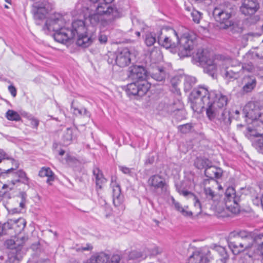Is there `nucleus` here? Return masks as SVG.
Wrapping results in <instances>:
<instances>
[{"instance_id": "f257e3e1", "label": "nucleus", "mask_w": 263, "mask_h": 263, "mask_svg": "<svg viewBox=\"0 0 263 263\" xmlns=\"http://www.w3.org/2000/svg\"><path fill=\"white\" fill-rule=\"evenodd\" d=\"M113 1L101 0L102 3L85 8L83 10L84 18L88 19L93 25L103 21L108 24L120 18L121 16L120 10L110 4Z\"/></svg>"}, {"instance_id": "f03ea898", "label": "nucleus", "mask_w": 263, "mask_h": 263, "mask_svg": "<svg viewBox=\"0 0 263 263\" xmlns=\"http://www.w3.org/2000/svg\"><path fill=\"white\" fill-rule=\"evenodd\" d=\"M210 98L214 100L213 104L219 108L224 109L228 103V98L226 96L218 91L209 92L208 88L204 86H199L195 89L191 93L190 99L192 103L199 107H203L205 104H209Z\"/></svg>"}, {"instance_id": "7ed1b4c3", "label": "nucleus", "mask_w": 263, "mask_h": 263, "mask_svg": "<svg viewBox=\"0 0 263 263\" xmlns=\"http://www.w3.org/2000/svg\"><path fill=\"white\" fill-rule=\"evenodd\" d=\"M255 233L253 232L242 230L238 232L233 238L228 241L230 248L235 254L248 251H252L254 249Z\"/></svg>"}, {"instance_id": "20e7f679", "label": "nucleus", "mask_w": 263, "mask_h": 263, "mask_svg": "<svg viewBox=\"0 0 263 263\" xmlns=\"http://www.w3.org/2000/svg\"><path fill=\"white\" fill-rule=\"evenodd\" d=\"M66 21L64 13L55 12L49 14L44 27L48 31L54 32L53 37L57 42L66 43Z\"/></svg>"}, {"instance_id": "39448f33", "label": "nucleus", "mask_w": 263, "mask_h": 263, "mask_svg": "<svg viewBox=\"0 0 263 263\" xmlns=\"http://www.w3.org/2000/svg\"><path fill=\"white\" fill-rule=\"evenodd\" d=\"M28 238L25 236H15L13 238L8 239L5 245L11 251L8 255L7 263H18L26 253L23 245Z\"/></svg>"}, {"instance_id": "423d86ee", "label": "nucleus", "mask_w": 263, "mask_h": 263, "mask_svg": "<svg viewBox=\"0 0 263 263\" xmlns=\"http://www.w3.org/2000/svg\"><path fill=\"white\" fill-rule=\"evenodd\" d=\"M225 206H223L222 202H219L216 205V210L218 213H222L226 210L232 213H237L239 211L238 202L240 197L236 194L235 189L232 186L227 188L225 192L224 198Z\"/></svg>"}, {"instance_id": "0eeeda50", "label": "nucleus", "mask_w": 263, "mask_h": 263, "mask_svg": "<svg viewBox=\"0 0 263 263\" xmlns=\"http://www.w3.org/2000/svg\"><path fill=\"white\" fill-rule=\"evenodd\" d=\"M234 6L229 5L226 7L220 5L214 9L213 16L215 20L220 24L221 28L227 29L233 24L231 18L234 12Z\"/></svg>"}, {"instance_id": "6e6552de", "label": "nucleus", "mask_w": 263, "mask_h": 263, "mask_svg": "<svg viewBox=\"0 0 263 263\" xmlns=\"http://www.w3.org/2000/svg\"><path fill=\"white\" fill-rule=\"evenodd\" d=\"M218 64L222 66L221 73L226 80L233 81L239 77L241 67L238 66V62L236 60L224 56V60Z\"/></svg>"}, {"instance_id": "1a4fd4ad", "label": "nucleus", "mask_w": 263, "mask_h": 263, "mask_svg": "<svg viewBox=\"0 0 263 263\" xmlns=\"http://www.w3.org/2000/svg\"><path fill=\"white\" fill-rule=\"evenodd\" d=\"M179 37L172 28L164 27L157 33L158 43L165 48L175 47L178 43Z\"/></svg>"}, {"instance_id": "9d476101", "label": "nucleus", "mask_w": 263, "mask_h": 263, "mask_svg": "<svg viewBox=\"0 0 263 263\" xmlns=\"http://www.w3.org/2000/svg\"><path fill=\"white\" fill-rule=\"evenodd\" d=\"M178 54L180 57L190 56L196 45V36L192 33H184L178 39Z\"/></svg>"}, {"instance_id": "9b49d317", "label": "nucleus", "mask_w": 263, "mask_h": 263, "mask_svg": "<svg viewBox=\"0 0 263 263\" xmlns=\"http://www.w3.org/2000/svg\"><path fill=\"white\" fill-rule=\"evenodd\" d=\"M259 8L260 4L258 0H241L239 12L241 14L250 17L251 23L254 24L259 20L258 16L254 14Z\"/></svg>"}, {"instance_id": "f8f14e48", "label": "nucleus", "mask_w": 263, "mask_h": 263, "mask_svg": "<svg viewBox=\"0 0 263 263\" xmlns=\"http://www.w3.org/2000/svg\"><path fill=\"white\" fill-rule=\"evenodd\" d=\"M151 190L158 195L165 194L168 185L164 178L159 175L151 176L147 181Z\"/></svg>"}, {"instance_id": "ddd939ff", "label": "nucleus", "mask_w": 263, "mask_h": 263, "mask_svg": "<svg viewBox=\"0 0 263 263\" xmlns=\"http://www.w3.org/2000/svg\"><path fill=\"white\" fill-rule=\"evenodd\" d=\"M54 7L53 3L50 0H44L42 3L33 5L32 12L36 21H40L46 17V14Z\"/></svg>"}, {"instance_id": "4468645a", "label": "nucleus", "mask_w": 263, "mask_h": 263, "mask_svg": "<svg viewBox=\"0 0 263 263\" xmlns=\"http://www.w3.org/2000/svg\"><path fill=\"white\" fill-rule=\"evenodd\" d=\"M151 87L150 84L147 81L135 82L127 86V93L129 96L142 97L145 95Z\"/></svg>"}, {"instance_id": "2eb2a0df", "label": "nucleus", "mask_w": 263, "mask_h": 263, "mask_svg": "<svg viewBox=\"0 0 263 263\" xmlns=\"http://www.w3.org/2000/svg\"><path fill=\"white\" fill-rule=\"evenodd\" d=\"M204 193L209 200L215 201L218 197L215 193V190L218 187L219 190L222 189V186L218 185V182L215 180H205L203 181Z\"/></svg>"}, {"instance_id": "dca6fc26", "label": "nucleus", "mask_w": 263, "mask_h": 263, "mask_svg": "<svg viewBox=\"0 0 263 263\" xmlns=\"http://www.w3.org/2000/svg\"><path fill=\"white\" fill-rule=\"evenodd\" d=\"M120 256L114 254L111 257L104 253L101 252L92 255L90 258L89 263H119Z\"/></svg>"}, {"instance_id": "f3484780", "label": "nucleus", "mask_w": 263, "mask_h": 263, "mask_svg": "<svg viewBox=\"0 0 263 263\" xmlns=\"http://www.w3.org/2000/svg\"><path fill=\"white\" fill-rule=\"evenodd\" d=\"M128 77L135 82L146 81V71L141 66L134 65L128 68Z\"/></svg>"}, {"instance_id": "a211bd4d", "label": "nucleus", "mask_w": 263, "mask_h": 263, "mask_svg": "<svg viewBox=\"0 0 263 263\" xmlns=\"http://www.w3.org/2000/svg\"><path fill=\"white\" fill-rule=\"evenodd\" d=\"M224 55H216L213 61L210 60L206 61L205 63V66L204 67V71L205 72L208 73L212 77H214L216 73L217 67H219L221 71L222 66L218 64L220 61H222L224 60Z\"/></svg>"}, {"instance_id": "6ab92c4d", "label": "nucleus", "mask_w": 263, "mask_h": 263, "mask_svg": "<svg viewBox=\"0 0 263 263\" xmlns=\"http://www.w3.org/2000/svg\"><path fill=\"white\" fill-rule=\"evenodd\" d=\"M69 31L71 34L68 36V34L67 33V42L68 40L76 37L79 35L87 33V28L83 20H77L72 22L71 28Z\"/></svg>"}, {"instance_id": "aec40b11", "label": "nucleus", "mask_w": 263, "mask_h": 263, "mask_svg": "<svg viewBox=\"0 0 263 263\" xmlns=\"http://www.w3.org/2000/svg\"><path fill=\"white\" fill-rule=\"evenodd\" d=\"M246 116L252 120L262 121V116L260 113L259 107L255 102L248 103L243 108Z\"/></svg>"}, {"instance_id": "412c9836", "label": "nucleus", "mask_w": 263, "mask_h": 263, "mask_svg": "<svg viewBox=\"0 0 263 263\" xmlns=\"http://www.w3.org/2000/svg\"><path fill=\"white\" fill-rule=\"evenodd\" d=\"M130 52L127 48L118 49L116 52V62L120 67H125L131 62Z\"/></svg>"}, {"instance_id": "4be33fe9", "label": "nucleus", "mask_w": 263, "mask_h": 263, "mask_svg": "<svg viewBox=\"0 0 263 263\" xmlns=\"http://www.w3.org/2000/svg\"><path fill=\"white\" fill-rule=\"evenodd\" d=\"M118 255L123 263H136L146 257V255L143 252L138 250H133L128 253L124 254L122 256Z\"/></svg>"}, {"instance_id": "5701e85b", "label": "nucleus", "mask_w": 263, "mask_h": 263, "mask_svg": "<svg viewBox=\"0 0 263 263\" xmlns=\"http://www.w3.org/2000/svg\"><path fill=\"white\" fill-rule=\"evenodd\" d=\"M111 185L112 187L113 203L120 211H123L125 207L123 204V197L121 195L120 187L119 185H115L113 183Z\"/></svg>"}, {"instance_id": "b1692460", "label": "nucleus", "mask_w": 263, "mask_h": 263, "mask_svg": "<svg viewBox=\"0 0 263 263\" xmlns=\"http://www.w3.org/2000/svg\"><path fill=\"white\" fill-rule=\"evenodd\" d=\"M76 44L82 48H85L90 46L95 39L93 34L89 35L88 32L76 36Z\"/></svg>"}, {"instance_id": "393cba45", "label": "nucleus", "mask_w": 263, "mask_h": 263, "mask_svg": "<svg viewBox=\"0 0 263 263\" xmlns=\"http://www.w3.org/2000/svg\"><path fill=\"white\" fill-rule=\"evenodd\" d=\"M205 175L211 179V180H214L215 178H220L222 174V170L219 168L213 166L211 162L210 165L208 166L204 171Z\"/></svg>"}, {"instance_id": "a878e982", "label": "nucleus", "mask_w": 263, "mask_h": 263, "mask_svg": "<svg viewBox=\"0 0 263 263\" xmlns=\"http://www.w3.org/2000/svg\"><path fill=\"white\" fill-rule=\"evenodd\" d=\"M243 86L242 88L243 93L251 92L256 87V80L253 76H245L242 80Z\"/></svg>"}, {"instance_id": "bb28decb", "label": "nucleus", "mask_w": 263, "mask_h": 263, "mask_svg": "<svg viewBox=\"0 0 263 263\" xmlns=\"http://www.w3.org/2000/svg\"><path fill=\"white\" fill-rule=\"evenodd\" d=\"M208 107L206 108V115L210 120L218 119L219 115L223 109L216 106L210 102L209 104H206Z\"/></svg>"}, {"instance_id": "cd10ccee", "label": "nucleus", "mask_w": 263, "mask_h": 263, "mask_svg": "<svg viewBox=\"0 0 263 263\" xmlns=\"http://www.w3.org/2000/svg\"><path fill=\"white\" fill-rule=\"evenodd\" d=\"M12 224L11 227L12 232L15 234L19 235L24 230L26 222L25 219L20 218L17 219H10Z\"/></svg>"}, {"instance_id": "c85d7f7f", "label": "nucleus", "mask_w": 263, "mask_h": 263, "mask_svg": "<svg viewBox=\"0 0 263 263\" xmlns=\"http://www.w3.org/2000/svg\"><path fill=\"white\" fill-rule=\"evenodd\" d=\"M208 262L209 259L205 256L204 253L197 250L190 256L188 263H208Z\"/></svg>"}, {"instance_id": "c756f323", "label": "nucleus", "mask_w": 263, "mask_h": 263, "mask_svg": "<svg viewBox=\"0 0 263 263\" xmlns=\"http://www.w3.org/2000/svg\"><path fill=\"white\" fill-rule=\"evenodd\" d=\"M150 74L153 79L160 82L163 81L167 76L164 68L161 67L154 68Z\"/></svg>"}, {"instance_id": "7c9ffc66", "label": "nucleus", "mask_w": 263, "mask_h": 263, "mask_svg": "<svg viewBox=\"0 0 263 263\" xmlns=\"http://www.w3.org/2000/svg\"><path fill=\"white\" fill-rule=\"evenodd\" d=\"M39 175L41 177H47L48 178L46 182L50 184V182L54 180V173L50 168L48 167H43L39 173Z\"/></svg>"}, {"instance_id": "2f4dec72", "label": "nucleus", "mask_w": 263, "mask_h": 263, "mask_svg": "<svg viewBox=\"0 0 263 263\" xmlns=\"http://www.w3.org/2000/svg\"><path fill=\"white\" fill-rule=\"evenodd\" d=\"M172 203L175 209L180 212L182 215L185 217H191L193 215V212L187 210V206L182 207L178 202L176 201L173 197H172Z\"/></svg>"}, {"instance_id": "473e14b6", "label": "nucleus", "mask_w": 263, "mask_h": 263, "mask_svg": "<svg viewBox=\"0 0 263 263\" xmlns=\"http://www.w3.org/2000/svg\"><path fill=\"white\" fill-rule=\"evenodd\" d=\"M249 256L254 259H259L263 257V245L255 246L252 251L248 252Z\"/></svg>"}, {"instance_id": "72a5a7b5", "label": "nucleus", "mask_w": 263, "mask_h": 263, "mask_svg": "<svg viewBox=\"0 0 263 263\" xmlns=\"http://www.w3.org/2000/svg\"><path fill=\"white\" fill-rule=\"evenodd\" d=\"M93 173L95 177L97 186L99 189H101L102 185L105 182L106 179L103 177V175L100 170L98 168L93 169Z\"/></svg>"}, {"instance_id": "f704fd0d", "label": "nucleus", "mask_w": 263, "mask_h": 263, "mask_svg": "<svg viewBox=\"0 0 263 263\" xmlns=\"http://www.w3.org/2000/svg\"><path fill=\"white\" fill-rule=\"evenodd\" d=\"M12 224L10 219L4 223H0V235L10 234L13 235Z\"/></svg>"}, {"instance_id": "c9c22d12", "label": "nucleus", "mask_w": 263, "mask_h": 263, "mask_svg": "<svg viewBox=\"0 0 263 263\" xmlns=\"http://www.w3.org/2000/svg\"><path fill=\"white\" fill-rule=\"evenodd\" d=\"M176 111L172 115L174 116L177 119L182 120L185 118V111L183 109V106L181 102L177 101L176 103Z\"/></svg>"}, {"instance_id": "e433bc0d", "label": "nucleus", "mask_w": 263, "mask_h": 263, "mask_svg": "<svg viewBox=\"0 0 263 263\" xmlns=\"http://www.w3.org/2000/svg\"><path fill=\"white\" fill-rule=\"evenodd\" d=\"M71 110L72 113L76 116H85L90 117L89 112L85 109H79L74 101L71 103Z\"/></svg>"}, {"instance_id": "4c0bfd02", "label": "nucleus", "mask_w": 263, "mask_h": 263, "mask_svg": "<svg viewBox=\"0 0 263 263\" xmlns=\"http://www.w3.org/2000/svg\"><path fill=\"white\" fill-rule=\"evenodd\" d=\"M217 120L226 125L230 124L231 122L229 112L225 109L222 110Z\"/></svg>"}, {"instance_id": "58836bf2", "label": "nucleus", "mask_w": 263, "mask_h": 263, "mask_svg": "<svg viewBox=\"0 0 263 263\" xmlns=\"http://www.w3.org/2000/svg\"><path fill=\"white\" fill-rule=\"evenodd\" d=\"M196 82L197 80L195 77L192 76L185 77L184 82V90L186 91L191 90Z\"/></svg>"}, {"instance_id": "ea45409f", "label": "nucleus", "mask_w": 263, "mask_h": 263, "mask_svg": "<svg viewBox=\"0 0 263 263\" xmlns=\"http://www.w3.org/2000/svg\"><path fill=\"white\" fill-rule=\"evenodd\" d=\"M17 180L18 182H21L28 186L30 185V179L27 177L26 173L22 170L17 171Z\"/></svg>"}, {"instance_id": "a19ab883", "label": "nucleus", "mask_w": 263, "mask_h": 263, "mask_svg": "<svg viewBox=\"0 0 263 263\" xmlns=\"http://www.w3.org/2000/svg\"><path fill=\"white\" fill-rule=\"evenodd\" d=\"M12 175L11 174V168L7 170H5L0 173V182L1 183L6 182L11 183L9 180H11V177Z\"/></svg>"}, {"instance_id": "79ce46f5", "label": "nucleus", "mask_w": 263, "mask_h": 263, "mask_svg": "<svg viewBox=\"0 0 263 263\" xmlns=\"http://www.w3.org/2000/svg\"><path fill=\"white\" fill-rule=\"evenodd\" d=\"M211 162L207 159L197 158L195 161V165L198 169H205L210 165Z\"/></svg>"}, {"instance_id": "37998d69", "label": "nucleus", "mask_w": 263, "mask_h": 263, "mask_svg": "<svg viewBox=\"0 0 263 263\" xmlns=\"http://www.w3.org/2000/svg\"><path fill=\"white\" fill-rule=\"evenodd\" d=\"M78 132L76 129H67V142L69 144L77 141V137Z\"/></svg>"}, {"instance_id": "c03bdc74", "label": "nucleus", "mask_w": 263, "mask_h": 263, "mask_svg": "<svg viewBox=\"0 0 263 263\" xmlns=\"http://www.w3.org/2000/svg\"><path fill=\"white\" fill-rule=\"evenodd\" d=\"M156 42V38L155 34L152 32H147L145 34L144 42L147 46H152Z\"/></svg>"}, {"instance_id": "a18cd8bd", "label": "nucleus", "mask_w": 263, "mask_h": 263, "mask_svg": "<svg viewBox=\"0 0 263 263\" xmlns=\"http://www.w3.org/2000/svg\"><path fill=\"white\" fill-rule=\"evenodd\" d=\"M6 117L10 121H18L21 119L20 116L16 111L10 109L7 111Z\"/></svg>"}, {"instance_id": "49530a36", "label": "nucleus", "mask_w": 263, "mask_h": 263, "mask_svg": "<svg viewBox=\"0 0 263 263\" xmlns=\"http://www.w3.org/2000/svg\"><path fill=\"white\" fill-rule=\"evenodd\" d=\"M263 135V133H259L256 129H251L250 128H247V132L246 133V136L252 140H254V138H257L258 137H261Z\"/></svg>"}, {"instance_id": "de8ad7c7", "label": "nucleus", "mask_w": 263, "mask_h": 263, "mask_svg": "<svg viewBox=\"0 0 263 263\" xmlns=\"http://www.w3.org/2000/svg\"><path fill=\"white\" fill-rule=\"evenodd\" d=\"M190 15H191L192 21L196 24L200 23L202 17V13L195 9H193Z\"/></svg>"}, {"instance_id": "09e8293b", "label": "nucleus", "mask_w": 263, "mask_h": 263, "mask_svg": "<svg viewBox=\"0 0 263 263\" xmlns=\"http://www.w3.org/2000/svg\"><path fill=\"white\" fill-rule=\"evenodd\" d=\"M253 145L259 152L263 153V137L261 136L257 139H254Z\"/></svg>"}, {"instance_id": "8fccbe9b", "label": "nucleus", "mask_w": 263, "mask_h": 263, "mask_svg": "<svg viewBox=\"0 0 263 263\" xmlns=\"http://www.w3.org/2000/svg\"><path fill=\"white\" fill-rule=\"evenodd\" d=\"M195 59L199 63H203L208 61L202 50H198L195 55Z\"/></svg>"}, {"instance_id": "3c124183", "label": "nucleus", "mask_w": 263, "mask_h": 263, "mask_svg": "<svg viewBox=\"0 0 263 263\" xmlns=\"http://www.w3.org/2000/svg\"><path fill=\"white\" fill-rule=\"evenodd\" d=\"M5 159H10L12 161V163H15V168L18 167V164L15 162L14 159L10 158L9 157L7 153H6L3 149H0V163H1L3 160Z\"/></svg>"}, {"instance_id": "603ef678", "label": "nucleus", "mask_w": 263, "mask_h": 263, "mask_svg": "<svg viewBox=\"0 0 263 263\" xmlns=\"http://www.w3.org/2000/svg\"><path fill=\"white\" fill-rule=\"evenodd\" d=\"M238 65L241 67V70L242 69L245 71L252 72L254 69V67L251 63L242 64L238 62Z\"/></svg>"}, {"instance_id": "864d4df0", "label": "nucleus", "mask_w": 263, "mask_h": 263, "mask_svg": "<svg viewBox=\"0 0 263 263\" xmlns=\"http://www.w3.org/2000/svg\"><path fill=\"white\" fill-rule=\"evenodd\" d=\"M192 127L193 126L191 124L187 123L179 126L178 128L181 133L186 134L189 133Z\"/></svg>"}, {"instance_id": "5fc2aeb1", "label": "nucleus", "mask_w": 263, "mask_h": 263, "mask_svg": "<svg viewBox=\"0 0 263 263\" xmlns=\"http://www.w3.org/2000/svg\"><path fill=\"white\" fill-rule=\"evenodd\" d=\"M19 197L21 198V201L20 202V207L22 209L25 208V205L26 203L27 194L24 192H21L19 194Z\"/></svg>"}, {"instance_id": "6e6d98bb", "label": "nucleus", "mask_w": 263, "mask_h": 263, "mask_svg": "<svg viewBox=\"0 0 263 263\" xmlns=\"http://www.w3.org/2000/svg\"><path fill=\"white\" fill-rule=\"evenodd\" d=\"M15 168L11 167V174L12 175L11 177V180H9V182H11V184L12 185H14L17 182H18L17 180V171H15Z\"/></svg>"}, {"instance_id": "4d7b16f0", "label": "nucleus", "mask_w": 263, "mask_h": 263, "mask_svg": "<svg viewBox=\"0 0 263 263\" xmlns=\"http://www.w3.org/2000/svg\"><path fill=\"white\" fill-rule=\"evenodd\" d=\"M93 246L91 243H87L78 248L77 250L80 252L91 251L93 249Z\"/></svg>"}, {"instance_id": "13d9d810", "label": "nucleus", "mask_w": 263, "mask_h": 263, "mask_svg": "<svg viewBox=\"0 0 263 263\" xmlns=\"http://www.w3.org/2000/svg\"><path fill=\"white\" fill-rule=\"evenodd\" d=\"M193 199L194 200V206L196 209V213L197 214L201 213V205L199 200L195 196H193Z\"/></svg>"}, {"instance_id": "bf43d9fd", "label": "nucleus", "mask_w": 263, "mask_h": 263, "mask_svg": "<svg viewBox=\"0 0 263 263\" xmlns=\"http://www.w3.org/2000/svg\"><path fill=\"white\" fill-rule=\"evenodd\" d=\"M176 189L178 192L180 194L184 196V197H187V196H191L193 198V196H195L193 193L190 192H189L185 190L181 189L179 185H176Z\"/></svg>"}, {"instance_id": "052dcab7", "label": "nucleus", "mask_w": 263, "mask_h": 263, "mask_svg": "<svg viewBox=\"0 0 263 263\" xmlns=\"http://www.w3.org/2000/svg\"><path fill=\"white\" fill-rule=\"evenodd\" d=\"M253 35L254 34L253 33H248L242 35L241 42L244 46L247 44L249 40L253 37Z\"/></svg>"}, {"instance_id": "680f3d73", "label": "nucleus", "mask_w": 263, "mask_h": 263, "mask_svg": "<svg viewBox=\"0 0 263 263\" xmlns=\"http://www.w3.org/2000/svg\"><path fill=\"white\" fill-rule=\"evenodd\" d=\"M255 243L256 246L263 245V234L256 235L255 234Z\"/></svg>"}, {"instance_id": "e2e57ef3", "label": "nucleus", "mask_w": 263, "mask_h": 263, "mask_svg": "<svg viewBox=\"0 0 263 263\" xmlns=\"http://www.w3.org/2000/svg\"><path fill=\"white\" fill-rule=\"evenodd\" d=\"M60 146L58 144H54V152L58 153L60 156H63L65 154V150L61 149L60 147L59 148Z\"/></svg>"}, {"instance_id": "0e129e2a", "label": "nucleus", "mask_w": 263, "mask_h": 263, "mask_svg": "<svg viewBox=\"0 0 263 263\" xmlns=\"http://www.w3.org/2000/svg\"><path fill=\"white\" fill-rule=\"evenodd\" d=\"M176 102L177 101L172 104H170L167 106V111L171 115L173 114L174 113H175V112L176 111V110L175 109Z\"/></svg>"}, {"instance_id": "69168bd1", "label": "nucleus", "mask_w": 263, "mask_h": 263, "mask_svg": "<svg viewBox=\"0 0 263 263\" xmlns=\"http://www.w3.org/2000/svg\"><path fill=\"white\" fill-rule=\"evenodd\" d=\"M98 40L101 44H105L107 41V37L103 34H100L98 36Z\"/></svg>"}, {"instance_id": "338daca9", "label": "nucleus", "mask_w": 263, "mask_h": 263, "mask_svg": "<svg viewBox=\"0 0 263 263\" xmlns=\"http://www.w3.org/2000/svg\"><path fill=\"white\" fill-rule=\"evenodd\" d=\"M8 90L13 97H15L16 96V89L13 85H10L8 87Z\"/></svg>"}, {"instance_id": "774afa93", "label": "nucleus", "mask_w": 263, "mask_h": 263, "mask_svg": "<svg viewBox=\"0 0 263 263\" xmlns=\"http://www.w3.org/2000/svg\"><path fill=\"white\" fill-rule=\"evenodd\" d=\"M255 55L260 59H263V47H260L256 52Z\"/></svg>"}]
</instances>
